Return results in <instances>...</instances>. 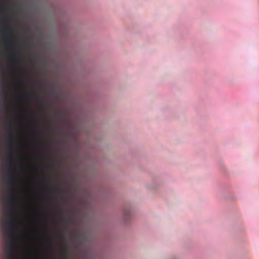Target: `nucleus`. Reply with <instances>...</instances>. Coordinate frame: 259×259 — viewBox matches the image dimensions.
I'll return each instance as SVG.
<instances>
[{
    "mask_svg": "<svg viewBox=\"0 0 259 259\" xmlns=\"http://www.w3.org/2000/svg\"><path fill=\"white\" fill-rule=\"evenodd\" d=\"M51 131H52V132H54V131H55V130H53V129H52V130H51Z\"/></svg>",
    "mask_w": 259,
    "mask_h": 259,
    "instance_id": "1a4fd4ad",
    "label": "nucleus"
},
{
    "mask_svg": "<svg viewBox=\"0 0 259 259\" xmlns=\"http://www.w3.org/2000/svg\"><path fill=\"white\" fill-rule=\"evenodd\" d=\"M15 62H18L19 61V59L17 58L14 59Z\"/></svg>",
    "mask_w": 259,
    "mask_h": 259,
    "instance_id": "39448f33",
    "label": "nucleus"
},
{
    "mask_svg": "<svg viewBox=\"0 0 259 259\" xmlns=\"http://www.w3.org/2000/svg\"><path fill=\"white\" fill-rule=\"evenodd\" d=\"M23 44H24V45L25 46H26V45L27 44V42H26V40H24V41H23Z\"/></svg>",
    "mask_w": 259,
    "mask_h": 259,
    "instance_id": "423d86ee",
    "label": "nucleus"
},
{
    "mask_svg": "<svg viewBox=\"0 0 259 259\" xmlns=\"http://www.w3.org/2000/svg\"><path fill=\"white\" fill-rule=\"evenodd\" d=\"M53 191L56 193H59L60 192V190L58 189H54Z\"/></svg>",
    "mask_w": 259,
    "mask_h": 259,
    "instance_id": "20e7f679",
    "label": "nucleus"
},
{
    "mask_svg": "<svg viewBox=\"0 0 259 259\" xmlns=\"http://www.w3.org/2000/svg\"><path fill=\"white\" fill-rule=\"evenodd\" d=\"M28 98L31 100H37L38 99V96L36 93H32L28 96Z\"/></svg>",
    "mask_w": 259,
    "mask_h": 259,
    "instance_id": "f257e3e1",
    "label": "nucleus"
},
{
    "mask_svg": "<svg viewBox=\"0 0 259 259\" xmlns=\"http://www.w3.org/2000/svg\"><path fill=\"white\" fill-rule=\"evenodd\" d=\"M52 257H53V259H54L55 258V256L54 255H52Z\"/></svg>",
    "mask_w": 259,
    "mask_h": 259,
    "instance_id": "6e6552de",
    "label": "nucleus"
},
{
    "mask_svg": "<svg viewBox=\"0 0 259 259\" xmlns=\"http://www.w3.org/2000/svg\"><path fill=\"white\" fill-rule=\"evenodd\" d=\"M63 252L64 254V258H65V259H66V257H67V249L66 246H65L64 247V248L63 249Z\"/></svg>",
    "mask_w": 259,
    "mask_h": 259,
    "instance_id": "7ed1b4c3",
    "label": "nucleus"
},
{
    "mask_svg": "<svg viewBox=\"0 0 259 259\" xmlns=\"http://www.w3.org/2000/svg\"><path fill=\"white\" fill-rule=\"evenodd\" d=\"M48 242L49 243H51L52 242V241H51V239H48Z\"/></svg>",
    "mask_w": 259,
    "mask_h": 259,
    "instance_id": "0eeeda50",
    "label": "nucleus"
},
{
    "mask_svg": "<svg viewBox=\"0 0 259 259\" xmlns=\"http://www.w3.org/2000/svg\"><path fill=\"white\" fill-rule=\"evenodd\" d=\"M43 181L45 183L47 184H51L53 183V181L50 179H43Z\"/></svg>",
    "mask_w": 259,
    "mask_h": 259,
    "instance_id": "f03ea898",
    "label": "nucleus"
}]
</instances>
